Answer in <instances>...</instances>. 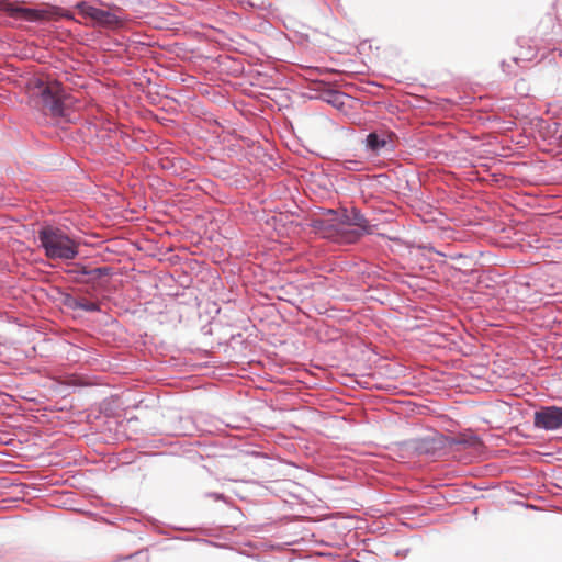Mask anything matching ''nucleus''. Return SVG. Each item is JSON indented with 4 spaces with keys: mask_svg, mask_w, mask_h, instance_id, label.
I'll return each instance as SVG.
<instances>
[{
    "mask_svg": "<svg viewBox=\"0 0 562 562\" xmlns=\"http://www.w3.org/2000/svg\"><path fill=\"white\" fill-rule=\"evenodd\" d=\"M37 239L48 259L67 261L75 259L79 254V244L58 227H42Z\"/></svg>",
    "mask_w": 562,
    "mask_h": 562,
    "instance_id": "obj_1",
    "label": "nucleus"
},
{
    "mask_svg": "<svg viewBox=\"0 0 562 562\" xmlns=\"http://www.w3.org/2000/svg\"><path fill=\"white\" fill-rule=\"evenodd\" d=\"M507 292L520 303L537 304L541 303L544 296H553L558 292L552 285H541L537 281H514L507 286Z\"/></svg>",
    "mask_w": 562,
    "mask_h": 562,
    "instance_id": "obj_2",
    "label": "nucleus"
},
{
    "mask_svg": "<svg viewBox=\"0 0 562 562\" xmlns=\"http://www.w3.org/2000/svg\"><path fill=\"white\" fill-rule=\"evenodd\" d=\"M36 95L43 108L47 110L52 116L64 117L66 110L64 106L65 93L58 83H47L38 81Z\"/></svg>",
    "mask_w": 562,
    "mask_h": 562,
    "instance_id": "obj_3",
    "label": "nucleus"
},
{
    "mask_svg": "<svg viewBox=\"0 0 562 562\" xmlns=\"http://www.w3.org/2000/svg\"><path fill=\"white\" fill-rule=\"evenodd\" d=\"M76 8L80 14L93 20L98 26L113 29L121 26L124 22L115 11L99 9L85 1L78 2Z\"/></svg>",
    "mask_w": 562,
    "mask_h": 562,
    "instance_id": "obj_4",
    "label": "nucleus"
},
{
    "mask_svg": "<svg viewBox=\"0 0 562 562\" xmlns=\"http://www.w3.org/2000/svg\"><path fill=\"white\" fill-rule=\"evenodd\" d=\"M533 424L538 429L547 431L562 428V406L551 405L541 407L535 413Z\"/></svg>",
    "mask_w": 562,
    "mask_h": 562,
    "instance_id": "obj_5",
    "label": "nucleus"
},
{
    "mask_svg": "<svg viewBox=\"0 0 562 562\" xmlns=\"http://www.w3.org/2000/svg\"><path fill=\"white\" fill-rule=\"evenodd\" d=\"M366 151L373 155L391 154L395 150L393 134L387 132H371L363 140Z\"/></svg>",
    "mask_w": 562,
    "mask_h": 562,
    "instance_id": "obj_6",
    "label": "nucleus"
},
{
    "mask_svg": "<svg viewBox=\"0 0 562 562\" xmlns=\"http://www.w3.org/2000/svg\"><path fill=\"white\" fill-rule=\"evenodd\" d=\"M342 212L326 209L323 211L322 217L312 221L311 226L323 235H330L338 231L339 225H342Z\"/></svg>",
    "mask_w": 562,
    "mask_h": 562,
    "instance_id": "obj_7",
    "label": "nucleus"
},
{
    "mask_svg": "<svg viewBox=\"0 0 562 562\" xmlns=\"http://www.w3.org/2000/svg\"><path fill=\"white\" fill-rule=\"evenodd\" d=\"M342 217V225L347 224L358 227V229L355 232L356 237H359L363 234H369L371 232V226L369 225L368 220L359 210L352 209L350 214L347 212V210H344Z\"/></svg>",
    "mask_w": 562,
    "mask_h": 562,
    "instance_id": "obj_8",
    "label": "nucleus"
},
{
    "mask_svg": "<svg viewBox=\"0 0 562 562\" xmlns=\"http://www.w3.org/2000/svg\"><path fill=\"white\" fill-rule=\"evenodd\" d=\"M111 272V269L109 267H98L93 269H88L85 266L79 267L78 269L74 270V273H76V278L80 280V277H87L89 281H94L100 279L103 276H109Z\"/></svg>",
    "mask_w": 562,
    "mask_h": 562,
    "instance_id": "obj_9",
    "label": "nucleus"
},
{
    "mask_svg": "<svg viewBox=\"0 0 562 562\" xmlns=\"http://www.w3.org/2000/svg\"><path fill=\"white\" fill-rule=\"evenodd\" d=\"M47 16V10L27 7H22L21 13L19 14V19L26 22H40L46 20Z\"/></svg>",
    "mask_w": 562,
    "mask_h": 562,
    "instance_id": "obj_10",
    "label": "nucleus"
},
{
    "mask_svg": "<svg viewBox=\"0 0 562 562\" xmlns=\"http://www.w3.org/2000/svg\"><path fill=\"white\" fill-rule=\"evenodd\" d=\"M0 10L7 13L10 18L19 19V14L21 13L22 7L18 5L14 2L4 0L0 3Z\"/></svg>",
    "mask_w": 562,
    "mask_h": 562,
    "instance_id": "obj_11",
    "label": "nucleus"
},
{
    "mask_svg": "<svg viewBox=\"0 0 562 562\" xmlns=\"http://www.w3.org/2000/svg\"><path fill=\"white\" fill-rule=\"evenodd\" d=\"M79 310H82L85 312L93 313V312H99L100 311V306L95 302H92V301H89L87 299L81 297L80 308Z\"/></svg>",
    "mask_w": 562,
    "mask_h": 562,
    "instance_id": "obj_12",
    "label": "nucleus"
},
{
    "mask_svg": "<svg viewBox=\"0 0 562 562\" xmlns=\"http://www.w3.org/2000/svg\"><path fill=\"white\" fill-rule=\"evenodd\" d=\"M80 301L81 299L67 294L64 299V304L68 308L76 311L80 308Z\"/></svg>",
    "mask_w": 562,
    "mask_h": 562,
    "instance_id": "obj_13",
    "label": "nucleus"
},
{
    "mask_svg": "<svg viewBox=\"0 0 562 562\" xmlns=\"http://www.w3.org/2000/svg\"><path fill=\"white\" fill-rule=\"evenodd\" d=\"M327 95H328V98H326V101L328 103H331L334 105L341 104L340 100L344 97L342 93L335 91V90H330L327 92Z\"/></svg>",
    "mask_w": 562,
    "mask_h": 562,
    "instance_id": "obj_14",
    "label": "nucleus"
},
{
    "mask_svg": "<svg viewBox=\"0 0 562 562\" xmlns=\"http://www.w3.org/2000/svg\"><path fill=\"white\" fill-rule=\"evenodd\" d=\"M359 162L356 160H346L344 167L349 170H358Z\"/></svg>",
    "mask_w": 562,
    "mask_h": 562,
    "instance_id": "obj_15",
    "label": "nucleus"
},
{
    "mask_svg": "<svg viewBox=\"0 0 562 562\" xmlns=\"http://www.w3.org/2000/svg\"><path fill=\"white\" fill-rule=\"evenodd\" d=\"M501 66H502V69H503V71H504L505 74H507V75H512V74L514 72V71L510 69V65H509V64H507L506 61H502Z\"/></svg>",
    "mask_w": 562,
    "mask_h": 562,
    "instance_id": "obj_16",
    "label": "nucleus"
},
{
    "mask_svg": "<svg viewBox=\"0 0 562 562\" xmlns=\"http://www.w3.org/2000/svg\"><path fill=\"white\" fill-rule=\"evenodd\" d=\"M212 497H214L215 499H222L223 498V495L222 494H218V493H213V494H210Z\"/></svg>",
    "mask_w": 562,
    "mask_h": 562,
    "instance_id": "obj_17",
    "label": "nucleus"
},
{
    "mask_svg": "<svg viewBox=\"0 0 562 562\" xmlns=\"http://www.w3.org/2000/svg\"><path fill=\"white\" fill-rule=\"evenodd\" d=\"M64 16H65V18H67V19H72V15H71V14H69V13L64 14Z\"/></svg>",
    "mask_w": 562,
    "mask_h": 562,
    "instance_id": "obj_18",
    "label": "nucleus"
},
{
    "mask_svg": "<svg viewBox=\"0 0 562 562\" xmlns=\"http://www.w3.org/2000/svg\"><path fill=\"white\" fill-rule=\"evenodd\" d=\"M518 60H519V58H517V57H514V58H513V61H514V63H518Z\"/></svg>",
    "mask_w": 562,
    "mask_h": 562,
    "instance_id": "obj_19",
    "label": "nucleus"
}]
</instances>
